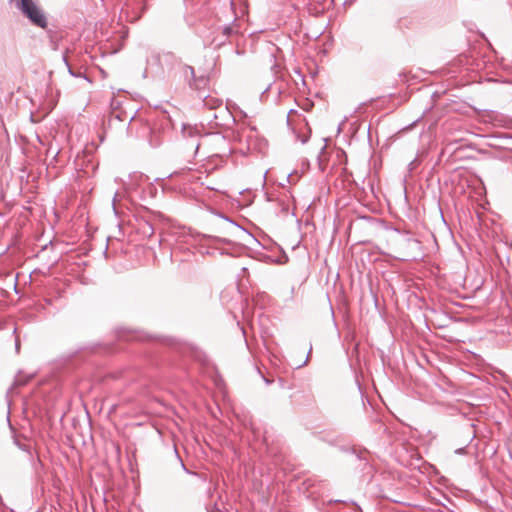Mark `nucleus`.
Here are the masks:
<instances>
[{"mask_svg": "<svg viewBox=\"0 0 512 512\" xmlns=\"http://www.w3.org/2000/svg\"><path fill=\"white\" fill-rule=\"evenodd\" d=\"M464 451H465L464 448H460V449L456 450V453L461 454V453H464Z\"/></svg>", "mask_w": 512, "mask_h": 512, "instance_id": "5", "label": "nucleus"}, {"mask_svg": "<svg viewBox=\"0 0 512 512\" xmlns=\"http://www.w3.org/2000/svg\"><path fill=\"white\" fill-rule=\"evenodd\" d=\"M311 351H312V346L310 345V346H309L308 355H307V357H306L305 361H304L302 364H300V365H299V367H301V366L305 365V364L308 362L309 355H310Z\"/></svg>", "mask_w": 512, "mask_h": 512, "instance_id": "3", "label": "nucleus"}, {"mask_svg": "<svg viewBox=\"0 0 512 512\" xmlns=\"http://www.w3.org/2000/svg\"><path fill=\"white\" fill-rule=\"evenodd\" d=\"M189 72L191 76H194V69L191 66L186 67V73Z\"/></svg>", "mask_w": 512, "mask_h": 512, "instance_id": "4", "label": "nucleus"}, {"mask_svg": "<svg viewBox=\"0 0 512 512\" xmlns=\"http://www.w3.org/2000/svg\"><path fill=\"white\" fill-rule=\"evenodd\" d=\"M15 5L32 25L42 29L48 26V20L44 11L34 0H15Z\"/></svg>", "mask_w": 512, "mask_h": 512, "instance_id": "1", "label": "nucleus"}, {"mask_svg": "<svg viewBox=\"0 0 512 512\" xmlns=\"http://www.w3.org/2000/svg\"><path fill=\"white\" fill-rule=\"evenodd\" d=\"M115 201H116V195L113 198V205L115 204Z\"/></svg>", "mask_w": 512, "mask_h": 512, "instance_id": "6", "label": "nucleus"}, {"mask_svg": "<svg viewBox=\"0 0 512 512\" xmlns=\"http://www.w3.org/2000/svg\"><path fill=\"white\" fill-rule=\"evenodd\" d=\"M164 141V136L159 128H152L149 135V144L151 147H159Z\"/></svg>", "mask_w": 512, "mask_h": 512, "instance_id": "2", "label": "nucleus"}]
</instances>
